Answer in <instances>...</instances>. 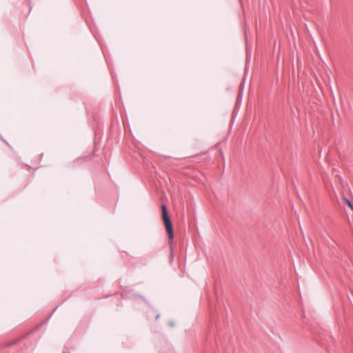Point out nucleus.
Instances as JSON below:
<instances>
[{"label": "nucleus", "mask_w": 353, "mask_h": 353, "mask_svg": "<svg viewBox=\"0 0 353 353\" xmlns=\"http://www.w3.org/2000/svg\"><path fill=\"white\" fill-rule=\"evenodd\" d=\"M346 202L347 205L353 210V204L352 203V202L348 199H346Z\"/></svg>", "instance_id": "f03ea898"}, {"label": "nucleus", "mask_w": 353, "mask_h": 353, "mask_svg": "<svg viewBox=\"0 0 353 353\" xmlns=\"http://www.w3.org/2000/svg\"><path fill=\"white\" fill-rule=\"evenodd\" d=\"M162 210V219L165 228V230L168 234L169 239L172 240L174 238V232L172 221L170 219L168 212L165 205H161Z\"/></svg>", "instance_id": "f257e3e1"}]
</instances>
